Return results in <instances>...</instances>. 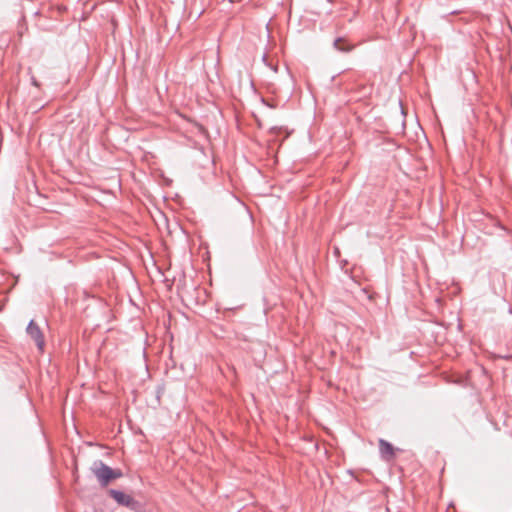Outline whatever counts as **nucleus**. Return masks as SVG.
I'll return each instance as SVG.
<instances>
[{"label":"nucleus","instance_id":"nucleus-1","mask_svg":"<svg viewBox=\"0 0 512 512\" xmlns=\"http://www.w3.org/2000/svg\"><path fill=\"white\" fill-rule=\"evenodd\" d=\"M93 473L102 486H107L110 481L122 476L120 470H113L101 462L93 468Z\"/></svg>","mask_w":512,"mask_h":512},{"label":"nucleus","instance_id":"nucleus-2","mask_svg":"<svg viewBox=\"0 0 512 512\" xmlns=\"http://www.w3.org/2000/svg\"><path fill=\"white\" fill-rule=\"evenodd\" d=\"M27 333L28 335L35 340L36 342V348L38 350L44 349V339L42 332L40 331V328L34 323V321H31L27 327Z\"/></svg>","mask_w":512,"mask_h":512},{"label":"nucleus","instance_id":"nucleus-3","mask_svg":"<svg viewBox=\"0 0 512 512\" xmlns=\"http://www.w3.org/2000/svg\"><path fill=\"white\" fill-rule=\"evenodd\" d=\"M109 494L120 505L131 506L133 503V498L121 491L111 489Z\"/></svg>","mask_w":512,"mask_h":512},{"label":"nucleus","instance_id":"nucleus-4","mask_svg":"<svg viewBox=\"0 0 512 512\" xmlns=\"http://www.w3.org/2000/svg\"><path fill=\"white\" fill-rule=\"evenodd\" d=\"M379 449H380V452H381L383 458H385L386 460H390L394 457L395 449L387 441L380 439L379 440Z\"/></svg>","mask_w":512,"mask_h":512},{"label":"nucleus","instance_id":"nucleus-5","mask_svg":"<svg viewBox=\"0 0 512 512\" xmlns=\"http://www.w3.org/2000/svg\"><path fill=\"white\" fill-rule=\"evenodd\" d=\"M335 46L337 47V49L342 50V51L350 50V48H345L344 47V42L342 40H337L335 42Z\"/></svg>","mask_w":512,"mask_h":512}]
</instances>
